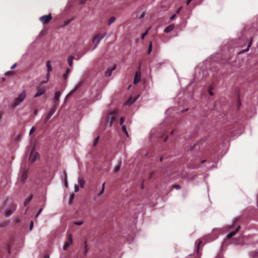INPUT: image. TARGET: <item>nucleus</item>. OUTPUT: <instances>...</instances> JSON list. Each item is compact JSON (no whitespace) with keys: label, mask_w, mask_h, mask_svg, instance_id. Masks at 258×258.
I'll return each instance as SVG.
<instances>
[{"label":"nucleus","mask_w":258,"mask_h":258,"mask_svg":"<svg viewBox=\"0 0 258 258\" xmlns=\"http://www.w3.org/2000/svg\"><path fill=\"white\" fill-rule=\"evenodd\" d=\"M26 94L25 91H23L19 96L17 97L12 103V107L15 108L18 105H19L26 98Z\"/></svg>","instance_id":"1"},{"label":"nucleus","mask_w":258,"mask_h":258,"mask_svg":"<svg viewBox=\"0 0 258 258\" xmlns=\"http://www.w3.org/2000/svg\"><path fill=\"white\" fill-rule=\"evenodd\" d=\"M106 32L102 34L98 33L93 37L92 42L95 44L93 49H95L97 46L98 44L100 43V41L106 36Z\"/></svg>","instance_id":"2"},{"label":"nucleus","mask_w":258,"mask_h":258,"mask_svg":"<svg viewBox=\"0 0 258 258\" xmlns=\"http://www.w3.org/2000/svg\"><path fill=\"white\" fill-rule=\"evenodd\" d=\"M52 19V16L50 14L47 15H44L39 18L40 21L44 25H46Z\"/></svg>","instance_id":"3"},{"label":"nucleus","mask_w":258,"mask_h":258,"mask_svg":"<svg viewBox=\"0 0 258 258\" xmlns=\"http://www.w3.org/2000/svg\"><path fill=\"white\" fill-rule=\"evenodd\" d=\"M46 89L44 86H40L37 88V93L34 95V97H38L45 93Z\"/></svg>","instance_id":"4"},{"label":"nucleus","mask_w":258,"mask_h":258,"mask_svg":"<svg viewBox=\"0 0 258 258\" xmlns=\"http://www.w3.org/2000/svg\"><path fill=\"white\" fill-rule=\"evenodd\" d=\"M56 109V107L55 106H53V107L50 109L49 111L45 116L46 122H47L48 120V119L51 117V116L54 113Z\"/></svg>","instance_id":"5"},{"label":"nucleus","mask_w":258,"mask_h":258,"mask_svg":"<svg viewBox=\"0 0 258 258\" xmlns=\"http://www.w3.org/2000/svg\"><path fill=\"white\" fill-rule=\"evenodd\" d=\"M73 243V238L71 234H69L68 236V241L66 242L63 245V249L64 250H67L69 246L72 244Z\"/></svg>","instance_id":"6"},{"label":"nucleus","mask_w":258,"mask_h":258,"mask_svg":"<svg viewBox=\"0 0 258 258\" xmlns=\"http://www.w3.org/2000/svg\"><path fill=\"white\" fill-rule=\"evenodd\" d=\"M82 82H80L75 88L72 90L66 97L65 101H66L73 94H74L82 85Z\"/></svg>","instance_id":"7"},{"label":"nucleus","mask_w":258,"mask_h":258,"mask_svg":"<svg viewBox=\"0 0 258 258\" xmlns=\"http://www.w3.org/2000/svg\"><path fill=\"white\" fill-rule=\"evenodd\" d=\"M16 206L15 205L12 206L8 209V210L5 212V216L6 217H9L11 216L12 213L16 210Z\"/></svg>","instance_id":"8"},{"label":"nucleus","mask_w":258,"mask_h":258,"mask_svg":"<svg viewBox=\"0 0 258 258\" xmlns=\"http://www.w3.org/2000/svg\"><path fill=\"white\" fill-rule=\"evenodd\" d=\"M141 74L139 71H136L135 78L134 79V83L137 84L140 81Z\"/></svg>","instance_id":"9"},{"label":"nucleus","mask_w":258,"mask_h":258,"mask_svg":"<svg viewBox=\"0 0 258 258\" xmlns=\"http://www.w3.org/2000/svg\"><path fill=\"white\" fill-rule=\"evenodd\" d=\"M27 178V173L26 171L23 170L22 171L20 176V180L22 183H24Z\"/></svg>","instance_id":"10"},{"label":"nucleus","mask_w":258,"mask_h":258,"mask_svg":"<svg viewBox=\"0 0 258 258\" xmlns=\"http://www.w3.org/2000/svg\"><path fill=\"white\" fill-rule=\"evenodd\" d=\"M240 228V226L239 225L238 226H237V227L234 231L230 232L227 236V238H230L232 237L233 236H234L236 234V233L238 231Z\"/></svg>","instance_id":"11"},{"label":"nucleus","mask_w":258,"mask_h":258,"mask_svg":"<svg viewBox=\"0 0 258 258\" xmlns=\"http://www.w3.org/2000/svg\"><path fill=\"white\" fill-rule=\"evenodd\" d=\"M115 69H116V66L114 65V66L113 67V68L112 69L106 71L105 75L107 77H110L112 74V72L113 71H114V70H115Z\"/></svg>","instance_id":"12"},{"label":"nucleus","mask_w":258,"mask_h":258,"mask_svg":"<svg viewBox=\"0 0 258 258\" xmlns=\"http://www.w3.org/2000/svg\"><path fill=\"white\" fill-rule=\"evenodd\" d=\"M60 94H61L60 92L59 91L56 92L55 95H54V100L55 102H58L59 101ZM56 103V102H54L55 104Z\"/></svg>","instance_id":"13"},{"label":"nucleus","mask_w":258,"mask_h":258,"mask_svg":"<svg viewBox=\"0 0 258 258\" xmlns=\"http://www.w3.org/2000/svg\"><path fill=\"white\" fill-rule=\"evenodd\" d=\"M174 26L173 25H170V26L167 27L165 29L164 32L165 33H168L171 32V31H172L173 30V29H174Z\"/></svg>","instance_id":"14"},{"label":"nucleus","mask_w":258,"mask_h":258,"mask_svg":"<svg viewBox=\"0 0 258 258\" xmlns=\"http://www.w3.org/2000/svg\"><path fill=\"white\" fill-rule=\"evenodd\" d=\"M116 20V18L114 16L111 17L107 21V24L108 26H110L112 23H113Z\"/></svg>","instance_id":"15"},{"label":"nucleus","mask_w":258,"mask_h":258,"mask_svg":"<svg viewBox=\"0 0 258 258\" xmlns=\"http://www.w3.org/2000/svg\"><path fill=\"white\" fill-rule=\"evenodd\" d=\"M46 67L47 69V73L49 74L50 72L52 71V69L50 64V61L48 60L46 62Z\"/></svg>","instance_id":"16"},{"label":"nucleus","mask_w":258,"mask_h":258,"mask_svg":"<svg viewBox=\"0 0 258 258\" xmlns=\"http://www.w3.org/2000/svg\"><path fill=\"white\" fill-rule=\"evenodd\" d=\"M39 157V154L35 153L33 157H30V160L31 162H34Z\"/></svg>","instance_id":"17"},{"label":"nucleus","mask_w":258,"mask_h":258,"mask_svg":"<svg viewBox=\"0 0 258 258\" xmlns=\"http://www.w3.org/2000/svg\"><path fill=\"white\" fill-rule=\"evenodd\" d=\"M110 119H111V122L112 123L116 118V113L114 111H113L110 113Z\"/></svg>","instance_id":"18"},{"label":"nucleus","mask_w":258,"mask_h":258,"mask_svg":"<svg viewBox=\"0 0 258 258\" xmlns=\"http://www.w3.org/2000/svg\"><path fill=\"white\" fill-rule=\"evenodd\" d=\"M79 183L81 187H84V185L85 183V180L82 178H79L78 179Z\"/></svg>","instance_id":"19"},{"label":"nucleus","mask_w":258,"mask_h":258,"mask_svg":"<svg viewBox=\"0 0 258 258\" xmlns=\"http://www.w3.org/2000/svg\"><path fill=\"white\" fill-rule=\"evenodd\" d=\"M74 58V57L73 56H70L68 58V64L70 67H72L73 66V60Z\"/></svg>","instance_id":"20"},{"label":"nucleus","mask_w":258,"mask_h":258,"mask_svg":"<svg viewBox=\"0 0 258 258\" xmlns=\"http://www.w3.org/2000/svg\"><path fill=\"white\" fill-rule=\"evenodd\" d=\"M32 198L33 195H31L28 198H27L24 202V206H26L30 202Z\"/></svg>","instance_id":"21"},{"label":"nucleus","mask_w":258,"mask_h":258,"mask_svg":"<svg viewBox=\"0 0 258 258\" xmlns=\"http://www.w3.org/2000/svg\"><path fill=\"white\" fill-rule=\"evenodd\" d=\"M135 101V99H133L132 97H131L127 101H126L124 103V105H127L128 104H132Z\"/></svg>","instance_id":"22"},{"label":"nucleus","mask_w":258,"mask_h":258,"mask_svg":"<svg viewBox=\"0 0 258 258\" xmlns=\"http://www.w3.org/2000/svg\"><path fill=\"white\" fill-rule=\"evenodd\" d=\"M202 242V241L201 240H198L196 241V244L197 245V251L198 253H199L200 246Z\"/></svg>","instance_id":"23"},{"label":"nucleus","mask_w":258,"mask_h":258,"mask_svg":"<svg viewBox=\"0 0 258 258\" xmlns=\"http://www.w3.org/2000/svg\"><path fill=\"white\" fill-rule=\"evenodd\" d=\"M49 75L48 73H47L46 75V80L42 81L41 82V84H45V83H47V82L49 80Z\"/></svg>","instance_id":"24"},{"label":"nucleus","mask_w":258,"mask_h":258,"mask_svg":"<svg viewBox=\"0 0 258 258\" xmlns=\"http://www.w3.org/2000/svg\"><path fill=\"white\" fill-rule=\"evenodd\" d=\"M122 131L123 133H124L125 134V135L128 137V133L126 131V127L125 125H122Z\"/></svg>","instance_id":"25"},{"label":"nucleus","mask_w":258,"mask_h":258,"mask_svg":"<svg viewBox=\"0 0 258 258\" xmlns=\"http://www.w3.org/2000/svg\"><path fill=\"white\" fill-rule=\"evenodd\" d=\"M121 162L120 161L118 165L115 167V168L114 169V172H117V171H119L120 166H121Z\"/></svg>","instance_id":"26"},{"label":"nucleus","mask_w":258,"mask_h":258,"mask_svg":"<svg viewBox=\"0 0 258 258\" xmlns=\"http://www.w3.org/2000/svg\"><path fill=\"white\" fill-rule=\"evenodd\" d=\"M152 42L151 41L150 44H149V48H148V54H150L152 51Z\"/></svg>","instance_id":"27"},{"label":"nucleus","mask_w":258,"mask_h":258,"mask_svg":"<svg viewBox=\"0 0 258 258\" xmlns=\"http://www.w3.org/2000/svg\"><path fill=\"white\" fill-rule=\"evenodd\" d=\"M149 29H148L144 33L142 34L141 36V38L142 39H144L145 37L148 34Z\"/></svg>","instance_id":"28"},{"label":"nucleus","mask_w":258,"mask_h":258,"mask_svg":"<svg viewBox=\"0 0 258 258\" xmlns=\"http://www.w3.org/2000/svg\"><path fill=\"white\" fill-rule=\"evenodd\" d=\"M8 225V222H4L2 224H0V228L5 227Z\"/></svg>","instance_id":"29"},{"label":"nucleus","mask_w":258,"mask_h":258,"mask_svg":"<svg viewBox=\"0 0 258 258\" xmlns=\"http://www.w3.org/2000/svg\"><path fill=\"white\" fill-rule=\"evenodd\" d=\"M99 139V137L98 136L96 139H95L94 142H93V146H96L98 143V140Z\"/></svg>","instance_id":"30"},{"label":"nucleus","mask_w":258,"mask_h":258,"mask_svg":"<svg viewBox=\"0 0 258 258\" xmlns=\"http://www.w3.org/2000/svg\"><path fill=\"white\" fill-rule=\"evenodd\" d=\"M35 130H36V127H34V126H33V127L31 128L30 131L29 135H32V134L35 132Z\"/></svg>","instance_id":"31"},{"label":"nucleus","mask_w":258,"mask_h":258,"mask_svg":"<svg viewBox=\"0 0 258 258\" xmlns=\"http://www.w3.org/2000/svg\"><path fill=\"white\" fill-rule=\"evenodd\" d=\"M124 118L123 117H121V118H120V124L121 125H122V124L124 122Z\"/></svg>","instance_id":"32"},{"label":"nucleus","mask_w":258,"mask_h":258,"mask_svg":"<svg viewBox=\"0 0 258 258\" xmlns=\"http://www.w3.org/2000/svg\"><path fill=\"white\" fill-rule=\"evenodd\" d=\"M83 221H80V222H75L74 223V224L80 226V225H82V224H83Z\"/></svg>","instance_id":"33"},{"label":"nucleus","mask_w":258,"mask_h":258,"mask_svg":"<svg viewBox=\"0 0 258 258\" xmlns=\"http://www.w3.org/2000/svg\"><path fill=\"white\" fill-rule=\"evenodd\" d=\"M33 222L32 221H31L30 222V226H29V229L30 230H31L32 229H33Z\"/></svg>","instance_id":"34"},{"label":"nucleus","mask_w":258,"mask_h":258,"mask_svg":"<svg viewBox=\"0 0 258 258\" xmlns=\"http://www.w3.org/2000/svg\"><path fill=\"white\" fill-rule=\"evenodd\" d=\"M74 196H74V194H73V195H72L71 196L70 199V201H69V204L72 203V201H73V199H74Z\"/></svg>","instance_id":"35"},{"label":"nucleus","mask_w":258,"mask_h":258,"mask_svg":"<svg viewBox=\"0 0 258 258\" xmlns=\"http://www.w3.org/2000/svg\"><path fill=\"white\" fill-rule=\"evenodd\" d=\"M104 191V189L102 188L100 192L98 194L97 196H100Z\"/></svg>","instance_id":"36"},{"label":"nucleus","mask_w":258,"mask_h":258,"mask_svg":"<svg viewBox=\"0 0 258 258\" xmlns=\"http://www.w3.org/2000/svg\"><path fill=\"white\" fill-rule=\"evenodd\" d=\"M250 45H251V43L248 45V47H247V48L246 49H245V50H243L242 51H241L240 52V53L248 51L249 47L250 46Z\"/></svg>","instance_id":"37"},{"label":"nucleus","mask_w":258,"mask_h":258,"mask_svg":"<svg viewBox=\"0 0 258 258\" xmlns=\"http://www.w3.org/2000/svg\"><path fill=\"white\" fill-rule=\"evenodd\" d=\"M69 76V74H67V73H65L63 75V78L64 80H67V78H68V77Z\"/></svg>","instance_id":"38"},{"label":"nucleus","mask_w":258,"mask_h":258,"mask_svg":"<svg viewBox=\"0 0 258 258\" xmlns=\"http://www.w3.org/2000/svg\"><path fill=\"white\" fill-rule=\"evenodd\" d=\"M42 209L41 208L39 211L37 212V213L36 214V216H35V217H37L38 216V215L41 213V212H42Z\"/></svg>","instance_id":"39"},{"label":"nucleus","mask_w":258,"mask_h":258,"mask_svg":"<svg viewBox=\"0 0 258 258\" xmlns=\"http://www.w3.org/2000/svg\"><path fill=\"white\" fill-rule=\"evenodd\" d=\"M7 250H8V253H10V251H11L10 246L9 244H8L7 245Z\"/></svg>","instance_id":"40"},{"label":"nucleus","mask_w":258,"mask_h":258,"mask_svg":"<svg viewBox=\"0 0 258 258\" xmlns=\"http://www.w3.org/2000/svg\"><path fill=\"white\" fill-rule=\"evenodd\" d=\"M79 190V186L78 185H75V192H78Z\"/></svg>","instance_id":"41"},{"label":"nucleus","mask_w":258,"mask_h":258,"mask_svg":"<svg viewBox=\"0 0 258 258\" xmlns=\"http://www.w3.org/2000/svg\"><path fill=\"white\" fill-rule=\"evenodd\" d=\"M173 186L177 189H179L180 188V186L179 185L175 184Z\"/></svg>","instance_id":"42"},{"label":"nucleus","mask_w":258,"mask_h":258,"mask_svg":"<svg viewBox=\"0 0 258 258\" xmlns=\"http://www.w3.org/2000/svg\"><path fill=\"white\" fill-rule=\"evenodd\" d=\"M14 73V72L13 71H8V72H7L6 73V75H10V74H13Z\"/></svg>","instance_id":"43"},{"label":"nucleus","mask_w":258,"mask_h":258,"mask_svg":"<svg viewBox=\"0 0 258 258\" xmlns=\"http://www.w3.org/2000/svg\"><path fill=\"white\" fill-rule=\"evenodd\" d=\"M71 72V70L69 68H67L66 73L69 74Z\"/></svg>","instance_id":"44"},{"label":"nucleus","mask_w":258,"mask_h":258,"mask_svg":"<svg viewBox=\"0 0 258 258\" xmlns=\"http://www.w3.org/2000/svg\"><path fill=\"white\" fill-rule=\"evenodd\" d=\"M153 175V172H150V173L149 179H150L152 178Z\"/></svg>","instance_id":"45"},{"label":"nucleus","mask_w":258,"mask_h":258,"mask_svg":"<svg viewBox=\"0 0 258 258\" xmlns=\"http://www.w3.org/2000/svg\"><path fill=\"white\" fill-rule=\"evenodd\" d=\"M17 66V63H15L11 67V69L12 70L14 69Z\"/></svg>","instance_id":"46"},{"label":"nucleus","mask_w":258,"mask_h":258,"mask_svg":"<svg viewBox=\"0 0 258 258\" xmlns=\"http://www.w3.org/2000/svg\"><path fill=\"white\" fill-rule=\"evenodd\" d=\"M176 17V15L175 14H174L171 17H170V19L171 20H173Z\"/></svg>","instance_id":"47"},{"label":"nucleus","mask_w":258,"mask_h":258,"mask_svg":"<svg viewBox=\"0 0 258 258\" xmlns=\"http://www.w3.org/2000/svg\"><path fill=\"white\" fill-rule=\"evenodd\" d=\"M37 112H38V110H37V109H35V110H34V114L35 115H37Z\"/></svg>","instance_id":"48"},{"label":"nucleus","mask_w":258,"mask_h":258,"mask_svg":"<svg viewBox=\"0 0 258 258\" xmlns=\"http://www.w3.org/2000/svg\"><path fill=\"white\" fill-rule=\"evenodd\" d=\"M192 1V0H187L186 2V5H188Z\"/></svg>","instance_id":"49"},{"label":"nucleus","mask_w":258,"mask_h":258,"mask_svg":"<svg viewBox=\"0 0 258 258\" xmlns=\"http://www.w3.org/2000/svg\"><path fill=\"white\" fill-rule=\"evenodd\" d=\"M16 140H18V141L20 140H21V137L19 135L16 138Z\"/></svg>","instance_id":"50"},{"label":"nucleus","mask_w":258,"mask_h":258,"mask_svg":"<svg viewBox=\"0 0 258 258\" xmlns=\"http://www.w3.org/2000/svg\"><path fill=\"white\" fill-rule=\"evenodd\" d=\"M209 94H210V95H213V92H212V91H210V90H209Z\"/></svg>","instance_id":"51"},{"label":"nucleus","mask_w":258,"mask_h":258,"mask_svg":"<svg viewBox=\"0 0 258 258\" xmlns=\"http://www.w3.org/2000/svg\"><path fill=\"white\" fill-rule=\"evenodd\" d=\"M85 248H86V250L85 251V254H86L87 252V245L86 244L85 245Z\"/></svg>","instance_id":"52"},{"label":"nucleus","mask_w":258,"mask_h":258,"mask_svg":"<svg viewBox=\"0 0 258 258\" xmlns=\"http://www.w3.org/2000/svg\"><path fill=\"white\" fill-rule=\"evenodd\" d=\"M181 8H182L181 7H180L179 8V9L177 11V13H178L180 12V11L181 9Z\"/></svg>","instance_id":"53"},{"label":"nucleus","mask_w":258,"mask_h":258,"mask_svg":"<svg viewBox=\"0 0 258 258\" xmlns=\"http://www.w3.org/2000/svg\"><path fill=\"white\" fill-rule=\"evenodd\" d=\"M105 182H104V183H103V184H102V188H103L104 189V188H105Z\"/></svg>","instance_id":"54"},{"label":"nucleus","mask_w":258,"mask_h":258,"mask_svg":"<svg viewBox=\"0 0 258 258\" xmlns=\"http://www.w3.org/2000/svg\"><path fill=\"white\" fill-rule=\"evenodd\" d=\"M65 185H66V187H68V183H67V181H66Z\"/></svg>","instance_id":"55"},{"label":"nucleus","mask_w":258,"mask_h":258,"mask_svg":"<svg viewBox=\"0 0 258 258\" xmlns=\"http://www.w3.org/2000/svg\"><path fill=\"white\" fill-rule=\"evenodd\" d=\"M163 160V157H161L160 159V161H162Z\"/></svg>","instance_id":"56"},{"label":"nucleus","mask_w":258,"mask_h":258,"mask_svg":"<svg viewBox=\"0 0 258 258\" xmlns=\"http://www.w3.org/2000/svg\"><path fill=\"white\" fill-rule=\"evenodd\" d=\"M167 141V138H165L164 139V141L166 142Z\"/></svg>","instance_id":"57"},{"label":"nucleus","mask_w":258,"mask_h":258,"mask_svg":"<svg viewBox=\"0 0 258 258\" xmlns=\"http://www.w3.org/2000/svg\"><path fill=\"white\" fill-rule=\"evenodd\" d=\"M44 258H48V257L47 256H45Z\"/></svg>","instance_id":"58"},{"label":"nucleus","mask_w":258,"mask_h":258,"mask_svg":"<svg viewBox=\"0 0 258 258\" xmlns=\"http://www.w3.org/2000/svg\"><path fill=\"white\" fill-rule=\"evenodd\" d=\"M142 188H144V186H143V184H142Z\"/></svg>","instance_id":"59"},{"label":"nucleus","mask_w":258,"mask_h":258,"mask_svg":"<svg viewBox=\"0 0 258 258\" xmlns=\"http://www.w3.org/2000/svg\"><path fill=\"white\" fill-rule=\"evenodd\" d=\"M173 131H172V132H171V134H173Z\"/></svg>","instance_id":"60"},{"label":"nucleus","mask_w":258,"mask_h":258,"mask_svg":"<svg viewBox=\"0 0 258 258\" xmlns=\"http://www.w3.org/2000/svg\"><path fill=\"white\" fill-rule=\"evenodd\" d=\"M204 162H205V161H202V163H204Z\"/></svg>","instance_id":"61"}]
</instances>
